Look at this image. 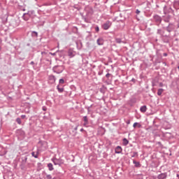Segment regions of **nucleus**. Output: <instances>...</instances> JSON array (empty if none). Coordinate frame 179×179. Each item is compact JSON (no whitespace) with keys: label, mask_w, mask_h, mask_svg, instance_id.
Returning a JSON list of instances; mask_svg holds the SVG:
<instances>
[{"label":"nucleus","mask_w":179,"mask_h":179,"mask_svg":"<svg viewBox=\"0 0 179 179\" xmlns=\"http://www.w3.org/2000/svg\"><path fill=\"white\" fill-rule=\"evenodd\" d=\"M83 131H84V129H80V131L83 132Z\"/></svg>","instance_id":"obj_45"},{"label":"nucleus","mask_w":179,"mask_h":179,"mask_svg":"<svg viewBox=\"0 0 179 179\" xmlns=\"http://www.w3.org/2000/svg\"><path fill=\"white\" fill-rule=\"evenodd\" d=\"M174 11L173 10V8L169 6H164V15H169V13H173Z\"/></svg>","instance_id":"obj_3"},{"label":"nucleus","mask_w":179,"mask_h":179,"mask_svg":"<svg viewBox=\"0 0 179 179\" xmlns=\"http://www.w3.org/2000/svg\"><path fill=\"white\" fill-rule=\"evenodd\" d=\"M128 143H129V141H128V139L127 138H123V145L124 146H127V145H128Z\"/></svg>","instance_id":"obj_23"},{"label":"nucleus","mask_w":179,"mask_h":179,"mask_svg":"<svg viewBox=\"0 0 179 179\" xmlns=\"http://www.w3.org/2000/svg\"><path fill=\"white\" fill-rule=\"evenodd\" d=\"M46 178H47V179H52V177L51 176V175H47V176H46Z\"/></svg>","instance_id":"obj_33"},{"label":"nucleus","mask_w":179,"mask_h":179,"mask_svg":"<svg viewBox=\"0 0 179 179\" xmlns=\"http://www.w3.org/2000/svg\"><path fill=\"white\" fill-rule=\"evenodd\" d=\"M49 54H50V55H52L53 57H55V55H57V53L56 52H49Z\"/></svg>","instance_id":"obj_35"},{"label":"nucleus","mask_w":179,"mask_h":179,"mask_svg":"<svg viewBox=\"0 0 179 179\" xmlns=\"http://www.w3.org/2000/svg\"><path fill=\"white\" fill-rule=\"evenodd\" d=\"M42 58L41 59V61H43V58L47 55V52H41Z\"/></svg>","instance_id":"obj_28"},{"label":"nucleus","mask_w":179,"mask_h":179,"mask_svg":"<svg viewBox=\"0 0 179 179\" xmlns=\"http://www.w3.org/2000/svg\"><path fill=\"white\" fill-rule=\"evenodd\" d=\"M163 92H164V90L163 88H159L157 91V95L160 96L161 94H163Z\"/></svg>","instance_id":"obj_21"},{"label":"nucleus","mask_w":179,"mask_h":179,"mask_svg":"<svg viewBox=\"0 0 179 179\" xmlns=\"http://www.w3.org/2000/svg\"><path fill=\"white\" fill-rule=\"evenodd\" d=\"M115 152L117 155H120V153H122V148L121 146H117L115 149Z\"/></svg>","instance_id":"obj_11"},{"label":"nucleus","mask_w":179,"mask_h":179,"mask_svg":"<svg viewBox=\"0 0 179 179\" xmlns=\"http://www.w3.org/2000/svg\"><path fill=\"white\" fill-rule=\"evenodd\" d=\"M6 152L5 151V148H2L1 145H0V156H3V155H6Z\"/></svg>","instance_id":"obj_14"},{"label":"nucleus","mask_w":179,"mask_h":179,"mask_svg":"<svg viewBox=\"0 0 179 179\" xmlns=\"http://www.w3.org/2000/svg\"><path fill=\"white\" fill-rule=\"evenodd\" d=\"M164 57H167V53H164Z\"/></svg>","instance_id":"obj_44"},{"label":"nucleus","mask_w":179,"mask_h":179,"mask_svg":"<svg viewBox=\"0 0 179 179\" xmlns=\"http://www.w3.org/2000/svg\"><path fill=\"white\" fill-rule=\"evenodd\" d=\"M57 89L59 93H62V92H64V87L59 88V85L57 86Z\"/></svg>","instance_id":"obj_24"},{"label":"nucleus","mask_w":179,"mask_h":179,"mask_svg":"<svg viewBox=\"0 0 179 179\" xmlns=\"http://www.w3.org/2000/svg\"><path fill=\"white\" fill-rule=\"evenodd\" d=\"M158 179H166L167 178V173H160L159 175L157 176Z\"/></svg>","instance_id":"obj_10"},{"label":"nucleus","mask_w":179,"mask_h":179,"mask_svg":"<svg viewBox=\"0 0 179 179\" xmlns=\"http://www.w3.org/2000/svg\"><path fill=\"white\" fill-rule=\"evenodd\" d=\"M39 143H40L41 145H43V146H44V147H42V148H41V150H45V149H47V147H46L47 143H46V142H43V143L39 142Z\"/></svg>","instance_id":"obj_19"},{"label":"nucleus","mask_w":179,"mask_h":179,"mask_svg":"<svg viewBox=\"0 0 179 179\" xmlns=\"http://www.w3.org/2000/svg\"><path fill=\"white\" fill-rule=\"evenodd\" d=\"M31 156H32L33 157H34L35 159H38V151L32 152H31Z\"/></svg>","instance_id":"obj_17"},{"label":"nucleus","mask_w":179,"mask_h":179,"mask_svg":"<svg viewBox=\"0 0 179 179\" xmlns=\"http://www.w3.org/2000/svg\"><path fill=\"white\" fill-rule=\"evenodd\" d=\"M178 69H179V66H178Z\"/></svg>","instance_id":"obj_50"},{"label":"nucleus","mask_w":179,"mask_h":179,"mask_svg":"<svg viewBox=\"0 0 179 179\" xmlns=\"http://www.w3.org/2000/svg\"><path fill=\"white\" fill-rule=\"evenodd\" d=\"M48 80H49V83H50V85H54V83H55V82L57 80V78H55V76H53V75H50L48 76Z\"/></svg>","instance_id":"obj_7"},{"label":"nucleus","mask_w":179,"mask_h":179,"mask_svg":"<svg viewBox=\"0 0 179 179\" xmlns=\"http://www.w3.org/2000/svg\"><path fill=\"white\" fill-rule=\"evenodd\" d=\"M48 168L50 171H52V170H54V166L51 163L48 164Z\"/></svg>","instance_id":"obj_20"},{"label":"nucleus","mask_w":179,"mask_h":179,"mask_svg":"<svg viewBox=\"0 0 179 179\" xmlns=\"http://www.w3.org/2000/svg\"><path fill=\"white\" fill-rule=\"evenodd\" d=\"M99 30H100V29L99 28V26L95 27V31L99 33Z\"/></svg>","instance_id":"obj_31"},{"label":"nucleus","mask_w":179,"mask_h":179,"mask_svg":"<svg viewBox=\"0 0 179 179\" xmlns=\"http://www.w3.org/2000/svg\"><path fill=\"white\" fill-rule=\"evenodd\" d=\"M111 22L110 21H106L103 24V30H108L110 27H111Z\"/></svg>","instance_id":"obj_6"},{"label":"nucleus","mask_w":179,"mask_h":179,"mask_svg":"<svg viewBox=\"0 0 179 179\" xmlns=\"http://www.w3.org/2000/svg\"><path fill=\"white\" fill-rule=\"evenodd\" d=\"M75 129H76H76H78V127H76Z\"/></svg>","instance_id":"obj_46"},{"label":"nucleus","mask_w":179,"mask_h":179,"mask_svg":"<svg viewBox=\"0 0 179 179\" xmlns=\"http://www.w3.org/2000/svg\"><path fill=\"white\" fill-rule=\"evenodd\" d=\"M159 86H160V87H163V83H160Z\"/></svg>","instance_id":"obj_41"},{"label":"nucleus","mask_w":179,"mask_h":179,"mask_svg":"<svg viewBox=\"0 0 179 179\" xmlns=\"http://www.w3.org/2000/svg\"><path fill=\"white\" fill-rule=\"evenodd\" d=\"M30 65H34V62H31Z\"/></svg>","instance_id":"obj_43"},{"label":"nucleus","mask_w":179,"mask_h":179,"mask_svg":"<svg viewBox=\"0 0 179 179\" xmlns=\"http://www.w3.org/2000/svg\"><path fill=\"white\" fill-rule=\"evenodd\" d=\"M16 122H17V124H19V125H20V124H22V120L20 119V117H17V118L16 119Z\"/></svg>","instance_id":"obj_26"},{"label":"nucleus","mask_w":179,"mask_h":179,"mask_svg":"<svg viewBox=\"0 0 179 179\" xmlns=\"http://www.w3.org/2000/svg\"><path fill=\"white\" fill-rule=\"evenodd\" d=\"M52 69L55 73H62L64 72V66H55Z\"/></svg>","instance_id":"obj_2"},{"label":"nucleus","mask_w":179,"mask_h":179,"mask_svg":"<svg viewBox=\"0 0 179 179\" xmlns=\"http://www.w3.org/2000/svg\"><path fill=\"white\" fill-rule=\"evenodd\" d=\"M0 50H1V47H0Z\"/></svg>","instance_id":"obj_49"},{"label":"nucleus","mask_w":179,"mask_h":179,"mask_svg":"<svg viewBox=\"0 0 179 179\" xmlns=\"http://www.w3.org/2000/svg\"><path fill=\"white\" fill-rule=\"evenodd\" d=\"M136 15H139V13H141V10H139L138 9H136Z\"/></svg>","instance_id":"obj_37"},{"label":"nucleus","mask_w":179,"mask_h":179,"mask_svg":"<svg viewBox=\"0 0 179 179\" xmlns=\"http://www.w3.org/2000/svg\"><path fill=\"white\" fill-rule=\"evenodd\" d=\"M68 55L70 58H73V57L76 55V52H75L73 49H69L68 51Z\"/></svg>","instance_id":"obj_8"},{"label":"nucleus","mask_w":179,"mask_h":179,"mask_svg":"<svg viewBox=\"0 0 179 179\" xmlns=\"http://www.w3.org/2000/svg\"><path fill=\"white\" fill-rule=\"evenodd\" d=\"M147 110H148V107H146V106L145 105L140 108L141 113H145Z\"/></svg>","instance_id":"obj_16"},{"label":"nucleus","mask_w":179,"mask_h":179,"mask_svg":"<svg viewBox=\"0 0 179 179\" xmlns=\"http://www.w3.org/2000/svg\"><path fill=\"white\" fill-rule=\"evenodd\" d=\"M138 124H139V123L135 122V123H134L133 127H134V128H136V125H138Z\"/></svg>","instance_id":"obj_36"},{"label":"nucleus","mask_w":179,"mask_h":179,"mask_svg":"<svg viewBox=\"0 0 179 179\" xmlns=\"http://www.w3.org/2000/svg\"><path fill=\"white\" fill-rule=\"evenodd\" d=\"M108 71H109V70H108V69H107V70H106V72H108Z\"/></svg>","instance_id":"obj_47"},{"label":"nucleus","mask_w":179,"mask_h":179,"mask_svg":"<svg viewBox=\"0 0 179 179\" xmlns=\"http://www.w3.org/2000/svg\"><path fill=\"white\" fill-rule=\"evenodd\" d=\"M170 19H171V16L170 15H168L164 17V22H165V23H169L170 22Z\"/></svg>","instance_id":"obj_13"},{"label":"nucleus","mask_w":179,"mask_h":179,"mask_svg":"<svg viewBox=\"0 0 179 179\" xmlns=\"http://www.w3.org/2000/svg\"><path fill=\"white\" fill-rule=\"evenodd\" d=\"M83 120H84V127H86V125H87V124H89V119L87 118V116H84L83 117Z\"/></svg>","instance_id":"obj_15"},{"label":"nucleus","mask_w":179,"mask_h":179,"mask_svg":"<svg viewBox=\"0 0 179 179\" xmlns=\"http://www.w3.org/2000/svg\"><path fill=\"white\" fill-rule=\"evenodd\" d=\"M96 43L98 45H103L104 44V39H103V38H99L97 39Z\"/></svg>","instance_id":"obj_12"},{"label":"nucleus","mask_w":179,"mask_h":179,"mask_svg":"<svg viewBox=\"0 0 179 179\" xmlns=\"http://www.w3.org/2000/svg\"><path fill=\"white\" fill-rule=\"evenodd\" d=\"M127 124H129V122H127Z\"/></svg>","instance_id":"obj_48"},{"label":"nucleus","mask_w":179,"mask_h":179,"mask_svg":"<svg viewBox=\"0 0 179 179\" xmlns=\"http://www.w3.org/2000/svg\"><path fill=\"white\" fill-rule=\"evenodd\" d=\"M59 83L60 85H64V83H65V80H64V78H62L59 80Z\"/></svg>","instance_id":"obj_29"},{"label":"nucleus","mask_w":179,"mask_h":179,"mask_svg":"<svg viewBox=\"0 0 179 179\" xmlns=\"http://www.w3.org/2000/svg\"><path fill=\"white\" fill-rule=\"evenodd\" d=\"M157 34H159L161 37H169L167 35H164V31L162 29H158L157 31Z\"/></svg>","instance_id":"obj_9"},{"label":"nucleus","mask_w":179,"mask_h":179,"mask_svg":"<svg viewBox=\"0 0 179 179\" xmlns=\"http://www.w3.org/2000/svg\"><path fill=\"white\" fill-rule=\"evenodd\" d=\"M26 13H24L23 15H22V19H24V20L25 21H27L29 20V17L27 16H26Z\"/></svg>","instance_id":"obj_27"},{"label":"nucleus","mask_w":179,"mask_h":179,"mask_svg":"<svg viewBox=\"0 0 179 179\" xmlns=\"http://www.w3.org/2000/svg\"><path fill=\"white\" fill-rule=\"evenodd\" d=\"M176 177H177V178L179 179V172H178V173H176Z\"/></svg>","instance_id":"obj_42"},{"label":"nucleus","mask_w":179,"mask_h":179,"mask_svg":"<svg viewBox=\"0 0 179 179\" xmlns=\"http://www.w3.org/2000/svg\"><path fill=\"white\" fill-rule=\"evenodd\" d=\"M115 42L117 43V44H121V43H123V44H125V41H123L121 38H116L115 39Z\"/></svg>","instance_id":"obj_18"},{"label":"nucleus","mask_w":179,"mask_h":179,"mask_svg":"<svg viewBox=\"0 0 179 179\" xmlns=\"http://www.w3.org/2000/svg\"><path fill=\"white\" fill-rule=\"evenodd\" d=\"M42 110H43V111H47V107L43 106V107L42 108Z\"/></svg>","instance_id":"obj_38"},{"label":"nucleus","mask_w":179,"mask_h":179,"mask_svg":"<svg viewBox=\"0 0 179 179\" xmlns=\"http://www.w3.org/2000/svg\"><path fill=\"white\" fill-rule=\"evenodd\" d=\"M91 107H92V106H90V107L87 108V111H88V113L90 111Z\"/></svg>","instance_id":"obj_40"},{"label":"nucleus","mask_w":179,"mask_h":179,"mask_svg":"<svg viewBox=\"0 0 179 179\" xmlns=\"http://www.w3.org/2000/svg\"><path fill=\"white\" fill-rule=\"evenodd\" d=\"M52 162L55 164V166H61L62 164H64V162H62V159L55 158L52 159Z\"/></svg>","instance_id":"obj_5"},{"label":"nucleus","mask_w":179,"mask_h":179,"mask_svg":"<svg viewBox=\"0 0 179 179\" xmlns=\"http://www.w3.org/2000/svg\"><path fill=\"white\" fill-rule=\"evenodd\" d=\"M133 163H134V164H135V167H141V163L139 162L133 160Z\"/></svg>","instance_id":"obj_22"},{"label":"nucleus","mask_w":179,"mask_h":179,"mask_svg":"<svg viewBox=\"0 0 179 179\" xmlns=\"http://www.w3.org/2000/svg\"><path fill=\"white\" fill-rule=\"evenodd\" d=\"M98 75H99V76H101V75H103V71H99V72H98Z\"/></svg>","instance_id":"obj_34"},{"label":"nucleus","mask_w":179,"mask_h":179,"mask_svg":"<svg viewBox=\"0 0 179 179\" xmlns=\"http://www.w3.org/2000/svg\"><path fill=\"white\" fill-rule=\"evenodd\" d=\"M21 118H22V120H24V118H26V115H22Z\"/></svg>","instance_id":"obj_39"},{"label":"nucleus","mask_w":179,"mask_h":179,"mask_svg":"<svg viewBox=\"0 0 179 179\" xmlns=\"http://www.w3.org/2000/svg\"><path fill=\"white\" fill-rule=\"evenodd\" d=\"M110 76H111V74L108 73L106 75V78H107V79H109L110 78Z\"/></svg>","instance_id":"obj_32"},{"label":"nucleus","mask_w":179,"mask_h":179,"mask_svg":"<svg viewBox=\"0 0 179 179\" xmlns=\"http://www.w3.org/2000/svg\"><path fill=\"white\" fill-rule=\"evenodd\" d=\"M153 19L154 21L155 22V23H157V26H159L160 23H162V17H160V15H155L153 16Z\"/></svg>","instance_id":"obj_4"},{"label":"nucleus","mask_w":179,"mask_h":179,"mask_svg":"<svg viewBox=\"0 0 179 179\" xmlns=\"http://www.w3.org/2000/svg\"><path fill=\"white\" fill-rule=\"evenodd\" d=\"M136 156H138V152H134L133 155H131V157H136Z\"/></svg>","instance_id":"obj_30"},{"label":"nucleus","mask_w":179,"mask_h":179,"mask_svg":"<svg viewBox=\"0 0 179 179\" xmlns=\"http://www.w3.org/2000/svg\"><path fill=\"white\" fill-rule=\"evenodd\" d=\"M162 29L164 30H166L168 33H171V31H173L174 29H176V25H174V24L173 23H169L167 27H163Z\"/></svg>","instance_id":"obj_1"},{"label":"nucleus","mask_w":179,"mask_h":179,"mask_svg":"<svg viewBox=\"0 0 179 179\" xmlns=\"http://www.w3.org/2000/svg\"><path fill=\"white\" fill-rule=\"evenodd\" d=\"M31 34L33 37H38V34L37 33V31H32Z\"/></svg>","instance_id":"obj_25"}]
</instances>
